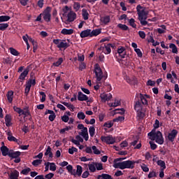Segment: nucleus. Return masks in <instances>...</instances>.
<instances>
[{"label":"nucleus","instance_id":"nucleus-1","mask_svg":"<svg viewBox=\"0 0 179 179\" xmlns=\"http://www.w3.org/2000/svg\"><path fill=\"white\" fill-rule=\"evenodd\" d=\"M127 159L126 157L122 158H117L114 160V165L113 166L115 169H120L122 170L124 169H134L135 167V164L136 162L133 160H127L122 162H121L122 160H124Z\"/></svg>","mask_w":179,"mask_h":179},{"label":"nucleus","instance_id":"nucleus-2","mask_svg":"<svg viewBox=\"0 0 179 179\" xmlns=\"http://www.w3.org/2000/svg\"><path fill=\"white\" fill-rule=\"evenodd\" d=\"M136 10L138 16V19L141 26H148V21H146V19H148V15L149 13L146 10V8L141 5H138L136 6Z\"/></svg>","mask_w":179,"mask_h":179},{"label":"nucleus","instance_id":"nucleus-3","mask_svg":"<svg viewBox=\"0 0 179 179\" xmlns=\"http://www.w3.org/2000/svg\"><path fill=\"white\" fill-rule=\"evenodd\" d=\"M148 136H149V139L151 141H155L158 145H163L164 143V138H163V134L160 131L152 130L148 134Z\"/></svg>","mask_w":179,"mask_h":179},{"label":"nucleus","instance_id":"nucleus-4","mask_svg":"<svg viewBox=\"0 0 179 179\" xmlns=\"http://www.w3.org/2000/svg\"><path fill=\"white\" fill-rule=\"evenodd\" d=\"M94 73H95V78L96 79L97 83H100L103 78H104L105 79H107V76L103 74V71L101 70V68H100V66L99 65V64H96L94 66Z\"/></svg>","mask_w":179,"mask_h":179},{"label":"nucleus","instance_id":"nucleus-5","mask_svg":"<svg viewBox=\"0 0 179 179\" xmlns=\"http://www.w3.org/2000/svg\"><path fill=\"white\" fill-rule=\"evenodd\" d=\"M42 16L45 22L48 23L51 22V7H47L42 13Z\"/></svg>","mask_w":179,"mask_h":179},{"label":"nucleus","instance_id":"nucleus-6","mask_svg":"<svg viewBox=\"0 0 179 179\" xmlns=\"http://www.w3.org/2000/svg\"><path fill=\"white\" fill-rule=\"evenodd\" d=\"M101 140L102 142L107 143V145H114L115 143V138L113 137V136H101Z\"/></svg>","mask_w":179,"mask_h":179},{"label":"nucleus","instance_id":"nucleus-7","mask_svg":"<svg viewBox=\"0 0 179 179\" xmlns=\"http://www.w3.org/2000/svg\"><path fill=\"white\" fill-rule=\"evenodd\" d=\"M31 85L32 86H34L36 85V79H29V81L26 83V87H25V94L27 96L29 94V92H30V89H31Z\"/></svg>","mask_w":179,"mask_h":179},{"label":"nucleus","instance_id":"nucleus-8","mask_svg":"<svg viewBox=\"0 0 179 179\" xmlns=\"http://www.w3.org/2000/svg\"><path fill=\"white\" fill-rule=\"evenodd\" d=\"M101 101H103V103H106V101H110V100H111L113 99V94H111V93H102L100 95Z\"/></svg>","mask_w":179,"mask_h":179},{"label":"nucleus","instance_id":"nucleus-9","mask_svg":"<svg viewBox=\"0 0 179 179\" xmlns=\"http://www.w3.org/2000/svg\"><path fill=\"white\" fill-rule=\"evenodd\" d=\"M75 19H76V13H75L73 11H70L67 15L66 23L68 24L74 22Z\"/></svg>","mask_w":179,"mask_h":179},{"label":"nucleus","instance_id":"nucleus-10","mask_svg":"<svg viewBox=\"0 0 179 179\" xmlns=\"http://www.w3.org/2000/svg\"><path fill=\"white\" fill-rule=\"evenodd\" d=\"M178 135V131L176 129H173L169 134H168V139L170 142H174L176 137Z\"/></svg>","mask_w":179,"mask_h":179},{"label":"nucleus","instance_id":"nucleus-11","mask_svg":"<svg viewBox=\"0 0 179 179\" xmlns=\"http://www.w3.org/2000/svg\"><path fill=\"white\" fill-rule=\"evenodd\" d=\"M148 99H150L149 95L140 94V100L143 106H148Z\"/></svg>","mask_w":179,"mask_h":179},{"label":"nucleus","instance_id":"nucleus-12","mask_svg":"<svg viewBox=\"0 0 179 179\" xmlns=\"http://www.w3.org/2000/svg\"><path fill=\"white\" fill-rule=\"evenodd\" d=\"M0 150L2 153L3 156H8L9 157V153H10V150L8 148V147L3 145L1 147Z\"/></svg>","mask_w":179,"mask_h":179},{"label":"nucleus","instance_id":"nucleus-13","mask_svg":"<svg viewBox=\"0 0 179 179\" xmlns=\"http://www.w3.org/2000/svg\"><path fill=\"white\" fill-rule=\"evenodd\" d=\"M79 135L84 138L85 141H89V133L87 132V128H84L81 130V132L79 133Z\"/></svg>","mask_w":179,"mask_h":179},{"label":"nucleus","instance_id":"nucleus-14","mask_svg":"<svg viewBox=\"0 0 179 179\" xmlns=\"http://www.w3.org/2000/svg\"><path fill=\"white\" fill-rule=\"evenodd\" d=\"M78 100H79V101H87L89 97H87L86 94H83L82 92H78Z\"/></svg>","mask_w":179,"mask_h":179},{"label":"nucleus","instance_id":"nucleus-15","mask_svg":"<svg viewBox=\"0 0 179 179\" xmlns=\"http://www.w3.org/2000/svg\"><path fill=\"white\" fill-rule=\"evenodd\" d=\"M6 132V135L8 136V141H9L10 142H17V138H16L15 136H13L12 134V131H7Z\"/></svg>","mask_w":179,"mask_h":179},{"label":"nucleus","instance_id":"nucleus-16","mask_svg":"<svg viewBox=\"0 0 179 179\" xmlns=\"http://www.w3.org/2000/svg\"><path fill=\"white\" fill-rule=\"evenodd\" d=\"M73 33H74L73 29H68L64 28L61 31V34H64V36H71V34H73Z\"/></svg>","mask_w":179,"mask_h":179},{"label":"nucleus","instance_id":"nucleus-17","mask_svg":"<svg viewBox=\"0 0 179 179\" xmlns=\"http://www.w3.org/2000/svg\"><path fill=\"white\" fill-rule=\"evenodd\" d=\"M5 122L6 127H10L12 125V115L9 114L6 115Z\"/></svg>","mask_w":179,"mask_h":179},{"label":"nucleus","instance_id":"nucleus-18","mask_svg":"<svg viewBox=\"0 0 179 179\" xmlns=\"http://www.w3.org/2000/svg\"><path fill=\"white\" fill-rule=\"evenodd\" d=\"M80 36L81 38H85V37H91L90 29H86L80 32Z\"/></svg>","mask_w":179,"mask_h":179},{"label":"nucleus","instance_id":"nucleus-19","mask_svg":"<svg viewBox=\"0 0 179 179\" xmlns=\"http://www.w3.org/2000/svg\"><path fill=\"white\" fill-rule=\"evenodd\" d=\"M22 152L20 151H14L13 150H10L9 157H19Z\"/></svg>","mask_w":179,"mask_h":179},{"label":"nucleus","instance_id":"nucleus-20","mask_svg":"<svg viewBox=\"0 0 179 179\" xmlns=\"http://www.w3.org/2000/svg\"><path fill=\"white\" fill-rule=\"evenodd\" d=\"M117 53L119 54V55L121 58H125V55H126V54H125V48L122 47V46L118 48Z\"/></svg>","mask_w":179,"mask_h":179},{"label":"nucleus","instance_id":"nucleus-21","mask_svg":"<svg viewBox=\"0 0 179 179\" xmlns=\"http://www.w3.org/2000/svg\"><path fill=\"white\" fill-rule=\"evenodd\" d=\"M68 47H69V44L65 42V40L61 41L60 43L57 45V48H64V50H66Z\"/></svg>","mask_w":179,"mask_h":179},{"label":"nucleus","instance_id":"nucleus-22","mask_svg":"<svg viewBox=\"0 0 179 179\" xmlns=\"http://www.w3.org/2000/svg\"><path fill=\"white\" fill-rule=\"evenodd\" d=\"M143 108V106H142V102H141V101H137L134 106V110L136 111H142Z\"/></svg>","mask_w":179,"mask_h":179},{"label":"nucleus","instance_id":"nucleus-23","mask_svg":"<svg viewBox=\"0 0 179 179\" xmlns=\"http://www.w3.org/2000/svg\"><path fill=\"white\" fill-rule=\"evenodd\" d=\"M137 143L138 139L134 140V141L131 143V146H134V149H141V148H142V144L141 143Z\"/></svg>","mask_w":179,"mask_h":179},{"label":"nucleus","instance_id":"nucleus-24","mask_svg":"<svg viewBox=\"0 0 179 179\" xmlns=\"http://www.w3.org/2000/svg\"><path fill=\"white\" fill-rule=\"evenodd\" d=\"M101 33V29H94L92 31V29H90V34H91V37H96V36H99V34H100Z\"/></svg>","mask_w":179,"mask_h":179},{"label":"nucleus","instance_id":"nucleus-25","mask_svg":"<svg viewBox=\"0 0 179 179\" xmlns=\"http://www.w3.org/2000/svg\"><path fill=\"white\" fill-rule=\"evenodd\" d=\"M66 169H67L69 173L76 176V169H73V166L72 165H68L66 167Z\"/></svg>","mask_w":179,"mask_h":179},{"label":"nucleus","instance_id":"nucleus-26","mask_svg":"<svg viewBox=\"0 0 179 179\" xmlns=\"http://www.w3.org/2000/svg\"><path fill=\"white\" fill-rule=\"evenodd\" d=\"M27 75H29V69H25L19 76V79L20 80H24V79H25L26 76H27Z\"/></svg>","mask_w":179,"mask_h":179},{"label":"nucleus","instance_id":"nucleus-27","mask_svg":"<svg viewBox=\"0 0 179 179\" xmlns=\"http://www.w3.org/2000/svg\"><path fill=\"white\" fill-rule=\"evenodd\" d=\"M19 172L17 170H15L14 172L10 173V179H18Z\"/></svg>","mask_w":179,"mask_h":179},{"label":"nucleus","instance_id":"nucleus-28","mask_svg":"<svg viewBox=\"0 0 179 179\" xmlns=\"http://www.w3.org/2000/svg\"><path fill=\"white\" fill-rule=\"evenodd\" d=\"M6 96L8 101L12 103L13 101V91H8Z\"/></svg>","mask_w":179,"mask_h":179},{"label":"nucleus","instance_id":"nucleus-29","mask_svg":"<svg viewBox=\"0 0 179 179\" xmlns=\"http://www.w3.org/2000/svg\"><path fill=\"white\" fill-rule=\"evenodd\" d=\"M169 48H171L173 54H178V49L177 48V46L174 43H171L169 45Z\"/></svg>","mask_w":179,"mask_h":179},{"label":"nucleus","instance_id":"nucleus-30","mask_svg":"<svg viewBox=\"0 0 179 179\" xmlns=\"http://www.w3.org/2000/svg\"><path fill=\"white\" fill-rule=\"evenodd\" d=\"M21 115H24V117H29V115H30V110H29L28 107H25L24 109H22Z\"/></svg>","mask_w":179,"mask_h":179},{"label":"nucleus","instance_id":"nucleus-31","mask_svg":"<svg viewBox=\"0 0 179 179\" xmlns=\"http://www.w3.org/2000/svg\"><path fill=\"white\" fill-rule=\"evenodd\" d=\"M101 22L103 24H107L108 23H110V16L106 15L105 17H101Z\"/></svg>","mask_w":179,"mask_h":179},{"label":"nucleus","instance_id":"nucleus-32","mask_svg":"<svg viewBox=\"0 0 179 179\" xmlns=\"http://www.w3.org/2000/svg\"><path fill=\"white\" fill-rule=\"evenodd\" d=\"M83 173V167L80 165L76 166V176L78 175V177Z\"/></svg>","mask_w":179,"mask_h":179},{"label":"nucleus","instance_id":"nucleus-33","mask_svg":"<svg viewBox=\"0 0 179 179\" xmlns=\"http://www.w3.org/2000/svg\"><path fill=\"white\" fill-rule=\"evenodd\" d=\"M9 51L12 55H14L15 57H17L20 53L16 50V49L13 48H10Z\"/></svg>","mask_w":179,"mask_h":179},{"label":"nucleus","instance_id":"nucleus-34","mask_svg":"<svg viewBox=\"0 0 179 179\" xmlns=\"http://www.w3.org/2000/svg\"><path fill=\"white\" fill-rule=\"evenodd\" d=\"M8 20H10V16H8V15L0 16V23H2V22H8Z\"/></svg>","mask_w":179,"mask_h":179},{"label":"nucleus","instance_id":"nucleus-35","mask_svg":"<svg viewBox=\"0 0 179 179\" xmlns=\"http://www.w3.org/2000/svg\"><path fill=\"white\" fill-rule=\"evenodd\" d=\"M157 165L161 166L160 169H166V164H165V162L163 160H158L157 162Z\"/></svg>","mask_w":179,"mask_h":179},{"label":"nucleus","instance_id":"nucleus-36","mask_svg":"<svg viewBox=\"0 0 179 179\" xmlns=\"http://www.w3.org/2000/svg\"><path fill=\"white\" fill-rule=\"evenodd\" d=\"M82 13L84 20H87V19H89V13H87V10L83 9Z\"/></svg>","mask_w":179,"mask_h":179},{"label":"nucleus","instance_id":"nucleus-37","mask_svg":"<svg viewBox=\"0 0 179 179\" xmlns=\"http://www.w3.org/2000/svg\"><path fill=\"white\" fill-rule=\"evenodd\" d=\"M161 28H158L157 30V32L159 34H163V33H166V25H161L160 26Z\"/></svg>","mask_w":179,"mask_h":179},{"label":"nucleus","instance_id":"nucleus-38","mask_svg":"<svg viewBox=\"0 0 179 179\" xmlns=\"http://www.w3.org/2000/svg\"><path fill=\"white\" fill-rule=\"evenodd\" d=\"M125 120V117L124 116H118L117 117L113 119V122H122Z\"/></svg>","mask_w":179,"mask_h":179},{"label":"nucleus","instance_id":"nucleus-39","mask_svg":"<svg viewBox=\"0 0 179 179\" xmlns=\"http://www.w3.org/2000/svg\"><path fill=\"white\" fill-rule=\"evenodd\" d=\"M45 156H49V157H52V152H51V147L48 146L45 152Z\"/></svg>","mask_w":179,"mask_h":179},{"label":"nucleus","instance_id":"nucleus-40","mask_svg":"<svg viewBox=\"0 0 179 179\" xmlns=\"http://www.w3.org/2000/svg\"><path fill=\"white\" fill-rule=\"evenodd\" d=\"M95 132H96V129H94V127H90L89 128V133L91 138H93V136H94Z\"/></svg>","mask_w":179,"mask_h":179},{"label":"nucleus","instance_id":"nucleus-41","mask_svg":"<svg viewBox=\"0 0 179 179\" xmlns=\"http://www.w3.org/2000/svg\"><path fill=\"white\" fill-rule=\"evenodd\" d=\"M88 168H89L90 171L92 173H94L96 169L94 164H90L88 165Z\"/></svg>","mask_w":179,"mask_h":179},{"label":"nucleus","instance_id":"nucleus-42","mask_svg":"<svg viewBox=\"0 0 179 179\" xmlns=\"http://www.w3.org/2000/svg\"><path fill=\"white\" fill-rule=\"evenodd\" d=\"M9 27V24L8 23H3L0 24V30L3 31L4 30H6Z\"/></svg>","mask_w":179,"mask_h":179},{"label":"nucleus","instance_id":"nucleus-43","mask_svg":"<svg viewBox=\"0 0 179 179\" xmlns=\"http://www.w3.org/2000/svg\"><path fill=\"white\" fill-rule=\"evenodd\" d=\"M78 120H85L86 118V115L83 112H78L77 114Z\"/></svg>","mask_w":179,"mask_h":179},{"label":"nucleus","instance_id":"nucleus-44","mask_svg":"<svg viewBox=\"0 0 179 179\" xmlns=\"http://www.w3.org/2000/svg\"><path fill=\"white\" fill-rule=\"evenodd\" d=\"M92 164H94V166L96 167L97 171H101L103 170V164L101 163H92Z\"/></svg>","mask_w":179,"mask_h":179},{"label":"nucleus","instance_id":"nucleus-45","mask_svg":"<svg viewBox=\"0 0 179 179\" xmlns=\"http://www.w3.org/2000/svg\"><path fill=\"white\" fill-rule=\"evenodd\" d=\"M62 62H64V59H62V57H60L56 62L53 63V65L54 66H59V65H61Z\"/></svg>","mask_w":179,"mask_h":179},{"label":"nucleus","instance_id":"nucleus-46","mask_svg":"<svg viewBox=\"0 0 179 179\" xmlns=\"http://www.w3.org/2000/svg\"><path fill=\"white\" fill-rule=\"evenodd\" d=\"M31 169L30 168H26L22 170L21 174L27 176L29 174V172H31Z\"/></svg>","mask_w":179,"mask_h":179},{"label":"nucleus","instance_id":"nucleus-47","mask_svg":"<svg viewBox=\"0 0 179 179\" xmlns=\"http://www.w3.org/2000/svg\"><path fill=\"white\" fill-rule=\"evenodd\" d=\"M73 8L74 10H76V12H78V10H79V9H80V3H79L78 2H75L73 5Z\"/></svg>","mask_w":179,"mask_h":179},{"label":"nucleus","instance_id":"nucleus-48","mask_svg":"<svg viewBox=\"0 0 179 179\" xmlns=\"http://www.w3.org/2000/svg\"><path fill=\"white\" fill-rule=\"evenodd\" d=\"M124 113H125V109H124V108L115 110V114H120L121 115H123V114H124Z\"/></svg>","mask_w":179,"mask_h":179},{"label":"nucleus","instance_id":"nucleus-49","mask_svg":"<svg viewBox=\"0 0 179 179\" xmlns=\"http://www.w3.org/2000/svg\"><path fill=\"white\" fill-rule=\"evenodd\" d=\"M137 117L139 120H142L145 117V113L142 112V110L137 111Z\"/></svg>","mask_w":179,"mask_h":179},{"label":"nucleus","instance_id":"nucleus-50","mask_svg":"<svg viewBox=\"0 0 179 179\" xmlns=\"http://www.w3.org/2000/svg\"><path fill=\"white\" fill-rule=\"evenodd\" d=\"M13 110L14 111H15V113H17V114H19V116L20 117V115H22V109L17 107V106H13Z\"/></svg>","mask_w":179,"mask_h":179},{"label":"nucleus","instance_id":"nucleus-51","mask_svg":"<svg viewBox=\"0 0 179 179\" xmlns=\"http://www.w3.org/2000/svg\"><path fill=\"white\" fill-rule=\"evenodd\" d=\"M117 27H119V29H121V30H124V31H127L129 29L128 26H127L126 24H118Z\"/></svg>","mask_w":179,"mask_h":179},{"label":"nucleus","instance_id":"nucleus-52","mask_svg":"<svg viewBox=\"0 0 179 179\" xmlns=\"http://www.w3.org/2000/svg\"><path fill=\"white\" fill-rule=\"evenodd\" d=\"M50 171H55L57 170V166L54 162H50Z\"/></svg>","mask_w":179,"mask_h":179},{"label":"nucleus","instance_id":"nucleus-53","mask_svg":"<svg viewBox=\"0 0 179 179\" xmlns=\"http://www.w3.org/2000/svg\"><path fill=\"white\" fill-rule=\"evenodd\" d=\"M129 23L131 27H134V29H136V24H135V20L134 18H131L129 21Z\"/></svg>","mask_w":179,"mask_h":179},{"label":"nucleus","instance_id":"nucleus-54","mask_svg":"<svg viewBox=\"0 0 179 179\" xmlns=\"http://www.w3.org/2000/svg\"><path fill=\"white\" fill-rule=\"evenodd\" d=\"M103 51H105L106 54H110L111 52V48L110 47V45L105 46Z\"/></svg>","mask_w":179,"mask_h":179},{"label":"nucleus","instance_id":"nucleus-55","mask_svg":"<svg viewBox=\"0 0 179 179\" xmlns=\"http://www.w3.org/2000/svg\"><path fill=\"white\" fill-rule=\"evenodd\" d=\"M41 163H42L41 159H36V160L33 161L32 165L34 166H38L40 164H41Z\"/></svg>","mask_w":179,"mask_h":179},{"label":"nucleus","instance_id":"nucleus-56","mask_svg":"<svg viewBox=\"0 0 179 179\" xmlns=\"http://www.w3.org/2000/svg\"><path fill=\"white\" fill-rule=\"evenodd\" d=\"M93 153H94V155H100V150H99V149H97V147H96V145H93L92 147Z\"/></svg>","mask_w":179,"mask_h":179},{"label":"nucleus","instance_id":"nucleus-57","mask_svg":"<svg viewBox=\"0 0 179 179\" xmlns=\"http://www.w3.org/2000/svg\"><path fill=\"white\" fill-rule=\"evenodd\" d=\"M134 51H135V52H136L138 57H139L140 58H142L143 55L142 54V51H141V49L136 48V49H134Z\"/></svg>","mask_w":179,"mask_h":179},{"label":"nucleus","instance_id":"nucleus-58","mask_svg":"<svg viewBox=\"0 0 179 179\" xmlns=\"http://www.w3.org/2000/svg\"><path fill=\"white\" fill-rule=\"evenodd\" d=\"M149 143L150 145V148H151L152 150H155L157 148V145H156V143H155V142L150 141Z\"/></svg>","mask_w":179,"mask_h":179},{"label":"nucleus","instance_id":"nucleus-59","mask_svg":"<svg viewBox=\"0 0 179 179\" xmlns=\"http://www.w3.org/2000/svg\"><path fill=\"white\" fill-rule=\"evenodd\" d=\"M70 129H72V128L69 126L64 129H60L59 132H60V134H65L66 131H70Z\"/></svg>","mask_w":179,"mask_h":179},{"label":"nucleus","instance_id":"nucleus-60","mask_svg":"<svg viewBox=\"0 0 179 179\" xmlns=\"http://www.w3.org/2000/svg\"><path fill=\"white\" fill-rule=\"evenodd\" d=\"M39 93H40L41 96H42L41 101V103H44V101H45V97H47V96L45 95V93L43 92H41Z\"/></svg>","mask_w":179,"mask_h":179},{"label":"nucleus","instance_id":"nucleus-61","mask_svg":"<svg viewBox=\"0 0 179 179\" xmlns=\"http://www.w3.org/2000/svg\"><path fill=\"white\" fill-rule=\"evenodd\" d=\"M121 104V101L120 100H115L114 103H112V107H118Z\"/></svg>","mask_w":179,"mask_h":179},{"label":"nucleus","instance_id":"nucleus-62","mask_svg":"<svg viewBox=\"0 0 179 179\" xmlns=\"http://www.w3.org/2000/svg\"><path fill=\"white\" fill-rule=\"evenodd\" d=\"M101 176L103 179H113V178H112V176L110 175H108V174H106V173H102L101 175Z\"/></svg>","mask_w":179,"mask_h":179},{"label":"nucleus","instance_id":"nucleus-63","mask_svg":"<svg viewBox=\"0 0 179 179\" xmlns=\"http://www.w3.org/2000/svg\"><path fill=\"white\" fill-rule=\"evenodd\" d=\"M74 152H78V148H76L75 147H72L71 148L69 149V153L70 155H73Z\"/></svg>","mask_w":179,"mask_h":179},{"label":"nucleus","instance_id":"nucleus-64","mask_svg":"<svg viewBox=\"0 0 179 179\" xmlns=\"http://www.w3.org/2000/svg\"><path fill=\"white\" fill-rule=\"evenodd\" d=\"M156 177V173L155 171H150V173H148V178H152Z\"/></svg>","mask_w":179,"mask_h":179}]
</instances>
